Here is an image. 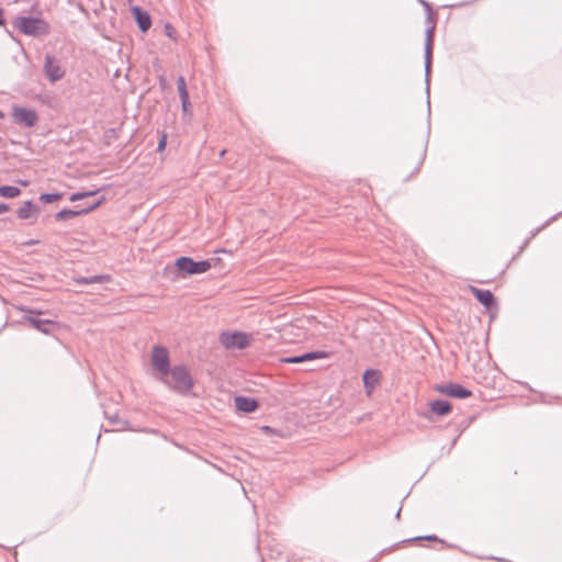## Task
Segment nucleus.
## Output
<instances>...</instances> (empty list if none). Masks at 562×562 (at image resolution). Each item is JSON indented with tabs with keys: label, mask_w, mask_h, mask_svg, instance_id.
Here are the masks:
<instances>
[{
	"label": "nucleus",
	"mask_w": 562,
	"mask_h": 562,
	"mask_svg": "<svg viewBox=\"0 0 562 562\" xmlns=\"http://www.w3.org/2000/svg\"><path fill=\"white\" fill-rule=\"evenodd\" d=\"M422 5L425 8L426 12H427V20H431V18H435V12L430 5L429 2L425 1V0H418Z\"/></svg>",
	"instance_id": "393cba45"
},
{
	"label": "nucleus",
	"mask_w": 562,
	"mask_h": 562,
	"mask_svg": "<svg viewBox=\"0 0 562 562\" xmlns=\"http://www.w3.org/2000/svg\"><path fill=\"white\" fill-rule=\"evenodd\" d=\"M225 153H226V150H225V149H224V150H222V151H221V156H224V154H225Z\"/></svg>",
	"instance_id": "c9c22d12"
},
{
	"label": "nucleus",
	"mask_w": 562,
	"mask_h": 562,
	"mask_svg": "<svg viewBox=\"0 0 562 562\" xmlns=\"http://www.w3.org/2000/svg\"><path fill=\"white\" fill-rule=\"evenodd\" d=\"M104 201H105L104 196H101L92 204H90L86 207L79 209V210L64 209L55 214V220L58 222H61V221L71 220L79 215L88 214V213L94 211L95 209H98Z\"/></svg>",
	"instance_id": "9d476101"
},
{
	"label": "nucleus",
	"mask_w": 562,
	"mask_h": 562,
	"mask_svg": "<svg viewBox=\"0 0 562 562\" xmlns=\"http://www.w3.org/2000/svg\"><path fill=\"white\" fill-rule=\"evenodd\" d=\"M430 411L439 416L448 415L452 411V406L448 401L436 400L429 403Z\"/></svg>",
	"instance_id": "6ab92c4d"
},
{
	"label": "nucleus",
	"mask_w": 562,
	"mask_h": 562,
	"mask_svg": "<svg viewBox=\"0 0 562 562\" xmlns=\"http://www.w3.org/2000/svg\"><path fill=\"white\" fill-rule=\"evenodd\" d=\"M103 189L104 188L92 190V191H87V192H76L70 195L69 200L74 202V201H79L83 198L93 196Z\"/></svg>",
	"instance_id": "4be33fe9"
},
{
	"label": "nucleus",
	"mask_w": 562,
	"mask_h": 562,
	"mask_svg": "<svg viewBox=\"0 0 562 562\" xmlns=\"http://www.w3.org/2000/svg\"><path fill=\"white\" fill-rule=\"evenodd\" d=\"M151 366L164 378L171 370L169 352L167 348L155 346L151 351Z\"/></svg>",
	"instance_id": "39448f33"
},
{
	"label": "nucleus",
	"mask_w": 562,
	"mask_h": 562,
	"mask_svg": "<svg viewBox=\"0 0 562 562\" xmlns=\"http://www.w3.org/2000/svg\"><path fill=\"white\" fill-rule=\"evenodd\" d=\"M400 515H401V508L396 513V518H400Z\"/></svg>",
	"instance_id": "473e14b6"
},
{
	"label": "nucleus",
	"mask_w": 562,
	"mask_h": 562,
	"mask_svg": "<svg viewBox=\"0 0 562 562\" xmlns=\"http://www.w3.org/2000/svg\"><path fill=\"white\" fill-rule=\"evenodd\" d=\"M21 311L26 313L23 321L44 335H53L55 330L60 328L55 321L40 318L38 316L43 314V311L26 307H21Z\"/></svg>",
	"instance_id": "7ed1b4c3"
},
{
	"label": "nucleus",
	"mask_w": 562,
	"mask_h": 562,
	"mask_svg": "<svg viewBox=\"0 0 562 562\" xmlns=\"http://www.w3.org/2000/svg\"><path fill=\"white\" fill-rule=\"evenodd\" d=\"M22 186H26L27 182L26 181H19Z\"/></svg>",
	"instance_id": "72a5a7b5"
},
{
	"label": "nucleus",
	"mask_w": 562,
	"mask_h": 562,
	"mask_svg": "<svg viewBox=\"0 0 562 562\" xmlns=\"http://www.w3.org/2000/svg\"><path fill=\"white\" fill-rule=\"evenodd\" d=\"M165 34H166L169 38H171V40H175V38H176V36H175L176 31H175V29H173V26H172L171 24H169V23L165 24Z\"/></svg>",
	"instance_id": "a878e982"
},
{
	"label": "nucleus",
	"mask_w": 562,
	"mask_h": 562,
	"mask_svg": "<svg viewBox=\"0 0 562 562\" xmlns=\"http://www.w3.org/2000/svg\"><path fill=\"white\" fill-rule=\"evenodd\" d=\"M10 210L9 204L7 203H0V214L8 212Z\"/></svg>",
	"instance_id": "c756f323"
},
{
	"label": "nucleus",
	"mask_w": 562,
	"mask_h": 562,
	"mask_svg": "<svg viewBox=\"0 0 562 562\" xmlns=\"http://www.w3.org/2000/svg\"><path fill=\"white\" fill-rule=\"evenodd\" d=\"M236 408L244 413H252L258 407V402L255 398L246 397V396H236L235 397Z\"/></svg>",
	"instance_id": "f3484780"
},
{
	"label": "nucleus",
	"mask_w": 562,
	"mask_h": 562,
	"mask_svg": "<svg viewBox=\"0 0 562 562\" xmlns=\"http://www.w3.org/2000/svg\"><path fill=\"white\" fill-rule=\"evenodd\" d=\"M328 356H329V353L326 351L316 350V351L305 352V353L299 355V356L283 357L280 359V361L283 363L297 364V363H304L307 361H313L316 359H324V358H327Z\"/></svg>",
	"instance_id": "f8f14e48"
},
{
	"label": "nucleus",
	"mask_w": 562,
	"mask_h": 562,
	"mask_svg": "<svg viewBox=\"0 0 562 562\" xmlns=\"http://www.w3.org/2000/svg\"><path fill=\"white\" fill-rule=\"evenodd\" d=\"M63 198V193H42L40 195V201L43 203H53Z\"/></svg>",
	"instance_id": "5701e85b"
},
{
	"label": "nucleus",
	"mask_w": 562,
	"mask_h": 562,
	"mask_svg": "<svg viewBox=\"0 0 562 562\" xmlns=\"http://www.w3.org/2000/svg\"><path fill=\"white\" fill-rule=\"evenodd\" d=\"M166 144H167V135L164 134L158 142L157 150L162 151L166 147Z\"/></svg>",
	"instance_id": "bb28decb"
},
{
	"label": "nucleus",
	"mask_w": 562,
	"mask_h": 562,
	"mask_svg": "<svg viewBox=\"0 0 562 562\" xmlns=\"http://www.w3.org/2000/svg\"><path fill=\"white\" fill-rule=\"evenodd\" d=\"M161 380L170 390L181 395L188 394L194 385L190 371L183 364L172 367L169 374Z\"/></svg>",
	"instance_id": "f257e3e1"
},
{
	"label": "nucleus",
	"mask_w": 562,
	"mask_h": 562,
	"mask_svg": "<svg viewBox=\"0 0 562 562\" xmlns=\"http://www.w3.org/2000/svg\"><path fill=\"white\" fill-rule=\"evenodd\" d=\"M554 220H555V216H552L550 220H548V221L546 222V224L542 226V228H543L546 225H548L549 223H551L552 221H554ZM540 231H541V227L537 228V229L532 233V237H533L537 233H539Z\"/></svg>",
	"instance_id": "7c9ffc66"
},
{
	"label": "nucleus",
	"mask_w": 562,
	"mask_h": 562,
	"mask_svg": "<svg viewBox=\"0 0 562 562\" xmlns=\"http://www.w3.org/2000/svg\"><path fill=\"white\" fill-rule=\"evenodd\" d=\"M132 14L137 23L138 29L143 33L147 32L150 29L151 18L147 11L136 5L132 8Z\"/></svg>",
	"instance_id": "ddd939ff"
},
{
	"label": "nucleus",
	"mask_w": 562,
	"mask_h": 562,
	"mask_svg": "<svg viewBox=\"0 0 562 562\" xmlns=\"http://www.w3.org/2000/svg\"><path fill=\"white\" fill-rule=\"evenodd\" d=\"M471 293L475 299L486 308H491L495 305V297L490 290L479 289L475 286L470 288Z\"/></svg>",
	"instance_id": "4468645a"
},
{
	"label": "nucleus",
	"mask_w": 562,
	"mask_h": 562,
	"mask_svg": "<svg viewBox=\"0 0 562 562\" xmlns=\"http://www.w3.org/2000/svg\"><path fill=\"white\" fill-rule=\"evenodd\" d=\"M436 390L447 396L454 398H467L472 395V392L463 385L454 382L441 384Z\"/></svg>",
	"instance_id": "9b49d317"
},
{
	"label": "nucleus",
	"mask_w": 562,
	"mask_h": 562,
	"mask_svg": "<svg viewBox=\"0 0 562 562\" xmlns=\"http://www.w3.org/2000/svg\"><path fill=\"white\" fill-rule=\"evenodd\" d=\"M220 341L226 349H245L250 344V337L248 334L241 331L222 333Z\"/></svg>",
	"instance_id": "0eeeda50"
},
{
	"label": "nucleus",
	"mask_w": 562,
	"mask_h": 562,
	"mask_svg": "<svg viewBox=\"0 0 562 562\" xmlns=\"http://www.w3.org/2000/svg\"><path fill=\"white\" fill-rule=\"evenodd\" d=\"M38 213L40 209L32 201H25L23 205L16 211L18 217L21 220L31 218Z\"/></svg>",
	"instance_id": "a211bd4d"
},
{
	"label": "nucleus",
	"mask_w": 562,
	"mask_h": 562,
	"mask_svg": "<svg viewBox=\"0 0 562 562\" xmlns=\"http://www.w3.org/2000/svg\"><path fill=\"white\" fill-rule=\"evenodd\" d=\"M420 540L443 542V541H442L441 539H439L436 535H428V536H423V537H415V538L408 539L407 541H420Z\"/></svg>",
	"instance_id": "b1692460"
},
{
	"label": "nucleus",
	"mask_w": 562,
	"mask_h": 562,
	"mask_svg": "<svg viewBox=\"0 0 562 562\" xmlns=\"http://www.w3.org/2000/svg\"><path fill=\"white\" fill-rule=\"evenodd\" d=\"M4 117V114L2 111H0V119H3Z\"/></svg>",
	"instance_id": "f704fd0d"
},
{
	"label": "nucleus",
	"mask_w": 562,
	"mask_h": 562,
	"mask_svg": "<svg viewBox=\"0 0 562 562\" xmlns=\"http://www.w3.org/2000/svg\"><path fill=\"white\" fill-rule=\"evenodd\" d=\"M14 26L24 35L45 36L50 32L49 24L41 18L18 16Z\"/></svg>",
	"instance_id": "f03ea898"
},
{
	"label": "nucleus",
	"mask_w": 562,
	"mask_h": 562,
	"mask_svg": "<svg viewBox=\"0 0 562 562\" xmlns=\"http://www.w3.org/2000/svg\"><path fill=\"white\" fill-rule=\"evenodd\" d=\"M12 119L16 124L33 127L38 121V115L34 109L15 105L12 108Z\"/></svg>",
	"instance_id": "1a4fd4ad"
},
{
	"label": "nucleus",
	"mask_w": 562,
	"mask_h": 562,
	"mask_svg": "<svg viewBox=\"0 0 562 562\" xmlns=\"http://www.w3.org/2000/svg\"><path fill=\"white\" fill-rule=\"evenodd\" d=\"M43 71L52 83L63 79L66 72L61 67L59 59L50 54L45 55Z\"/></svg>",
	"instance_id": "6e6552de"
},
{
	"label": "nucleus",
	"mask_w": 562,
	"mask_h": 562,
	"mask_svg": "<svg viewBox=\"0 0 562 562\" xmlns=\"http://www.w3.org/2000/svg\"><path fill=\"white\" fill-rule=\"evenodd\" d=\"M177 88H178L179 98L181 101L182 111H183V113H189L190 109H191V102H190L189 92L187 89V83H186L184 77L180 76L177 79Z\"/></svg>",
	"instance_id": "dca6fc26"
},
{
	"label": "nucleus",
	"mask_w": 562,
	"mask_h": 562,
	"mask_svg": "<svg viewBox=\"0 0 562 562\" xmlns=\"http://www.w3.org/2000/svg\"><path fill=\"white\" fill-rule=\"evenodd\" d=\"M5 21L3 19V10L0 8V26L4 25Z\"/></svg>",
	"instance_id": "2f4dec72"
},
{
	"label": "nucleus",
	"mask_w": 562,
	"mask_h": 562,
	"mask_svg": "<svg viewBox=\"0 0 562 562\" xmlns=\"http://www.w3.org/2000/svg\"><path fill=\"white\" fill-rule=\"evenodd\" d=\"M176 267L186 274H201L212 267L210 260L194 261L191 257H180L176 260Z\"/></svg>",
	"instance_id": "20e7f679"
},
{
	"label": "nucleus",
	"mask_w": 562,
	"mask_h": 562,
	"mask_svg": "<svg viewBox=\"0 0 562 562\" xmlns=\"http://www.w3.org/2000/svg\"><path fill=\"white\" fill-rule=\"evenodd\" d=\"M21 194V190L13 186L0 187V195L7 199H13Z\"/></svg>",
	"instance_id": "412c9836"
},
{
	"label": "nucleus",
	"mask_w": 562,
	"mask_h": 562,
	"mask_svg": "<svg viewBox=\"0 0 562 562\" xmlns=\"http://www.w3.org/2000/svg\"><path fill=\"white\" fill-rule=\"evenodd\" d=\"M426 37H425V76L426 81H429L431 58H432V46H434V34L436 29V19L427 20Z\"/></svg>",
	"instance_id": "423d86ee"
},
{
	"label": "nucleus",
	"mask_w": 562,
	"mask_h": 562,
	"mask_svg": "<svg viewBox=\"0 0 562 562\" xmlns=\"http://www.w3.org/2000/svg\"><path fill=\"white\" fill-rule=\"evenodd\" d=\"M381 379V372L375 369H368L364 371L362 380L367 394H371Z\"/></svg>",
	"instance_id": "2eb2a0df"
},
{
	"label": "nucleus",
	"mask_w": 562,
	"mask_h": 562,
	"mask_svg": "<svg viewBox=\"0 0 562 562\" xmlns=\"http://www.w3.org/2000/svg\"><path fill=\"white\" fill-rule=\"evenodd\" d=\"M110 281V274H95L91 277H80L76 279V282L79 284L106 283Z\"/></svg>",
	"instance_id": "aec40b11"
},
{
	"label": "nucleus",
	"mask_w": 562,
	"mask_h": 562,
	"mask_svg": "<svg viewBox=\"0 0 562 562\" xmlns=\"http://www.w3.org/2000/svg\"><path fill=\"white\" fill-rule=\"evenodd\" d=\"M110 423L112 425H119L120 424V417L117 414H114V415H111V416H108Z\"/></svg>",
	"instance_id": "c85d7f7f"
},
{
	"label": "nucleus",
	"mask_w": 562,
	"mask_h": 562,
	"mask_svg": "<svg viewBox=\"0 0 562 562\" xmlns=\"http://www.w3.org/2000/svg\"><path fill=\"white\" fill-rule=\"evenodd\" d=\"M425 155H426V148H422V151H420V157H419V160L417 161V165H416V170L419 169V167L422 166L423 161H424V158H425Z\"/></svg>",
	"instance_id": "cd10ccee"
}]
</instances>
